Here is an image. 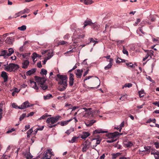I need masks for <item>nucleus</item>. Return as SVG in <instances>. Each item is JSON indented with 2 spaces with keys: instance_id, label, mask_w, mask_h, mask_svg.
<instances>
[{
  "instance_id": "f257e3e1",
  "label": "nucleus",
  "mask_w": 159,
  "mask_h": 159,
  "mask_svg": "<svg viewBox=\"0 0 159 159\" xmlns=\"http://www.w3.org/2000/svg\"><path fill=\"white\" fill-rule=\"evenodd\" d=\"M57 76L59 79L58 84L59 85L58 87V89L60 91H62L65 90L67 86V77L65 75H60L57 74Z\"/></svg>"
},
{
  "instance_id": "f03ea898",
  "label": "nucleus",
  "mask_w": 159,
  "mask_h": 159,
  "mask_svg": "<svg viewBox=\"0 0 159 159\" xmlns=\"http://www.w3.org/2000/svg\"><path fill=\"white\" fill-rule=\"evenodd\" d=\"M35 79L36 82L38 83V85L43 90H45L48 89V86L45 84L46 81V79L45 78L36 76Z\"/></svg>"
},
{
  "instance_id": "7ed1b4c3",
  "label": "nucleus",
  "mask_w": 159,
  "mask_h": 159,
  "mask_svg": "<svg viewBox=\"0 0 159 159\" xmlns=\"http://www.w3.org/2000/svg\"><path fill=\"white\" fill-rule=\"evenodd\" d=\"M122 134H119L117 132L108 134L107 137L108 139L107 142L108 143H111L116 141L119 135H121Z\"/></svg>"
},
{
  "instance_id": "20e7f679",
  "label": "nucleus",
  "mask_w": 159,
  "mask_h": 159,
  "mask_svg": "<svg viewBox=\"0 0 159 159\" xmlns=\"http://www.w3.org/2000/svg\"><path fill=\"white\" fill-rule=\"evenodd\" d=\"M83 109L84 110V115L83 117L85 118L89 117V116L91 115V116L92 117H94V115L93 114V111L92 110V109L91 108H83Z\"/></svg>"
},
{
  "instance_id": "39448f33",
  "label": "nucleus",
  "mask_w": 159,
  "mask_h": 159,
  "mask_svg": "<svg viewBox=\"0 0 159 159\" xmlns=\"http://www.w3.org/2000/svg\"><path fill=\"white\" fill-rule=\"evenodd\" d=\"M60 118L61 116H59L49 117L47 119L46 122L49 125H53L58 121Z\"/></svg>"
},
{
  "instance_id": "423d86ee",
  "label": "nucleus",
  "mask_w": 159,
  "mask_h": 159,
  "mask_svg": "<svg viewBox=\"0 0 159 159\" xmlns=\"http://www.w3.org/2000/svg\"><path fill=\"white\" fill-rule=\"evenodd\" d=\"M83 147L82 151L85 152L91 146V143L88 140H86L82 144Z\"/></svg>"
},
{
  "instance_id": "0eeeda50",
  "label": "nucleus",
  "mask_w": 159,
  "mask_h": 159,
  "mask_svg": "<svg viewBox=\"0 0 159 159\" xmlns=\"http://www.w3.org/2000/svg\"><path fill=\"white\" fill-rule=\"evenodd\" d=\"M52 150L51 149H48L43 157L42 159H51V157L52 155H53L52 152Z\"/></svg>"
},
{
  "instance_id": "6e6552de",
  "label": "nucleus",
  "mask_w": 159,
  "mask_h": 159,
  "mask_svg": "<svg viewBox=\"0 0 159 159\" xmlns=\"http://www.w3.org/2000/svg\"><path fill=\"white\" fill-rule=\"evenodd\" d=\"M33 104H30V103L28 101H26V102L23 103L20 107L19 109H24L26 108L30 107H33Z\"/></svg>"
},
{
  "instance_id": "1a4fd4ad",
  "label": "nucleus",
  "mask_w": 159,
  "mask_h": 159,
  "mask_svg": "<svg viewBox=\"0 0 159 159\" xmlns=\"http://www.w3.org/2000/svg\"><path fill=\"white\" fill-rule=\"evenodd\" d=\"M83 70V69H77L75 71V74L77 78H80L82 76Z\"/></svg>"
},
{
  "instance_id": "9d476101",
  "label": "nucleus",
  "mask_w": 159,
  "mask_h": 159,
  "mask_svg": "<svg viewBox=\"0 0 159 159\" xmlns=\"http://www.w3.org/2000/svg\"><path fill=\"white\" fill-rule=\"evenodd\" d=\"M46 53H47L48 57L47 58L48 59H49L51 58L53 56V52L52 51H48L45 50L44 51H43L42 52V54H43Z\"/></svg>"
},
{
  "instance_id": "9b49d317",
  "label": "nucleus",
  "mask_w": 159,
  "mask_h": 159,
  "mask_svg": "<svg viewBox=\"0 0 159 159\" xmlns=\"http://www.w3.org/2000/svg\"><path fill=\"white\" fill-rule=\"evenodd\" d=\"M1 76L3 79V82L5 83L7 81L8 76L7 73L6 72L4 71H2L1 74Z\"/></svg>"
},
{
  "instance_id": "f8f14e48",
  "label": "nucleus",
  "mask_w": 159,
  "mask_h": 159,
  "mask_svg": "<svg viewBox=\"0 0 159 159\" xmlns=\"http://www.w3.org/2000/svg\"><path fill=\"white\" fill-rule=\"evenodd\" d=\"M74 76L73 74H70L69 84L70 86H72L74 84Z\"/></svg>"
},
{
  "instance_id": "ddd939ff",
  "label": "nucleus",
  "mask_w": 159,
  "mask_h": 159,
  "mask_svg": "<svg viewBox=\"0 0 159 159\" xmlns=\"http://www.w3.org/2000/svg\"><path fill=\"white\" fill-rule=\"evenodd\" d=\"M30 86L31 87H32L37 90L39 88L37 85L36 82H35L34 81H32L31 80H30Z\"/></svg>"
},
{
  "instance_id": "4468645a",
  "label": "nucleus",
  "mask_w": 159,
  "mask_h": 159,
  "mask_svg": "<svg viewBox=\"0 0 159 159\" xmlns=\"http://www.w3.org/2000/svg\"><path fill=\"white\" fill-rule=\"evenodd\" d=\"M107 132V131L102 130L101 129H98L94 130L93 132V134L100 133L104 134L106 133Z\"/></svg>"
},
{
  "instance_id": "2eb2a0df",
  "label": "nucleus",
  "mask_w": 159,
  "mask_h": 159,
  "mask_svg": "<svg viewBox=\"0 0 159 159\" xmlns=\"http://www.w3.org/2000/svg\"><path fill=\"white\" fill-rule=\"evenodd\" d=\"M22 68L24 69H26L28 67L29 64V61L28 60H24L22 63Z\"/></svg>"
},
{
  "instance_id": "dca6fc26",
  "label": "nucleus",
  "mask_w": 159,
  "mask_h": 159,
  "mask_svg": "<svg viewBox=\"0 0 159 159\" xmlns=\"http://www.w3.org/2000/svg\"><path fill=\"white\" fill-rule=\"evenodd\" d=\"M90 133L89 132H84L82 134L80 135V138L83 139H85L87 137L90 135Z\"/></svg>"
},
{
  "instance_id": "f3484780",
  "label": "nucleus",
  "mask_w": 159,
  "mask_h": 159,
  "mask_svg": "<svg viewBox=\"0 0 159 159\" xmlns=\"http://www.w3.org/2000/svg\"><path fill=\"white\" fill-rule=\"evenodd\" d=\"M96 120H91L89 121H87L85 122V124L87 127H89L92 126L94 123L96 122Z\"/></svg>"
},
{
  "instance_id": "a211bd4d",
  "label": "nucleus",
  "mask_w": 159,
  "mask_h": 159,
  "mask_svg": "<svg viewBox=\"0 0 159 159\" xmlns=\"http://www.w3.org/2000/svg\"><path fill=\"white\" fill-rule=\"evenodd\" d=\"M4 66V69L6 71L10 72H11L12 71L11 63L9 64L7 66L5 65Z\"/></svg>"
},
{
  "instance_id": "6ab92c4d",
  "label": "nucleus",
  "mask_w": 159,
  "mask_h": 159,
  "mask_svg": "<svg viewBox=\"0 0 159 159\" xmlns=\"http://www.w3.org/2000/svg\"><path fill=\"white\" fill-rule=\"evenodd\" d=\"M107 61H109V63L105 67L104 69L106 70H108L111 67L112 65V63L113 62V59H110V60H109V61L108 60H107Z\"/></svg>"
},
{
  "instance_id": "aec40b11",
  "label": "nucleus",
  "mask_w": 159,
  "mask_h": 159,
  "mask_svg": "<svg viewBox=\"0 0 159 159\" xmlns=\"http://www.w3.org/2000/svg\"><path fill=\"white\" fill-rule=\"evenodd\" d=\"M80 1L86 5H90L93 2L92 0H80Z\"/></svg>"
},
{
  "instance_id": "412c9836",
  "label": "nucleus",
  "mask_w": 159,
  "mask_h": 159,
  "mask_svg": "<svg viewBox=\"0 0 159 159\" xmlns=\"http://www.w3.org/2000/svg\"><path fill=\"white\" fill-rule=\"evenodd\" d=\"M20 89H19L16 87L13 88L11 90V91H13V92L12 93V95L14 96L16 95V94L18 93L20 91Z\"/></svg>"
},
{
  "instance_id": "4be33fe9",
  "label": "nucleus",
  "mask_w": 159,
  "mask_h": 159,
  "mask_svg": "<svg viewBox=\"0 0 159 159\" xmlns=\"http://www.w3.org/2000/svg\"><path fill=\"white\" fill-rule=\"evenodd\" d=\"M11 69H12V71H15L18 70L19 68V66L17 64H14L13 63H11Z\"/></svg>"
},
{
  "instance_id": "5701e85b",
  "label": "nucleus",
  "mask_w": 159,
  "mask_h": 159,
  "mask_svg": "<svg viewBox=\"0 0 159 159\" xmlns=\"http://www.w3.org/2000/svg\"><path fill=\"white\" fill-rule=\"evenodd\" d=\"M145 52L147 53L148 54L150 58H151L153 56H154V52L152 50H144Z\"/></svg>"
},
{
  "instance_id": "b1692460",
  "label": "nucleus",
  "mask_w": 159,
  "mask_h": 159,
  "mask_svg": "<svg viewBox=\"0 0 159 159\" xmlns=\"http://www.w3.org/2000/svg\"><path fill=\"white\" fill-rule=\"evenodd\" d=\"M144 150H139V151L140 152H146L147 153H149L150 152V147L149 146H146L144 147Z\"/></svg>"
},
{
  "instance_id": "393cba45",
  "label": "nucleus",
  "mask_w": 159,
  "mask_h": 159,
  "mask_svg": "<svg viewBox=\"0 0 159 159\" xmlns=\"http://www.w3.org/2000/svg\"><path fill=\"white\" fill-rule=\"evenodd\" d=\"M36 71V69H33L27 71L26 73L27 75H30L34 74Z\"/></svg>"
},
{
  "instance_id": "a878e982",
  "label": "nucleus",
  "mask_w": 159,
  "mask_h": 159,
  "mask_svg": "<svg viewBox=\"0 0 159 159\" xmlns=\"http://www.w3.org/2000/svg\"><path fill=\"white\" fill-rule=\"evenodd\" d=\"M93 24L92 22L91 21V20H85L84 22V25L83 26V28H84L86 26H87L88 25H90L91 24Z\"/></svg>"
},
{
  "instance_id": "bb28decb",
  "label": "nucleus",
  "mask_w": 159,
  "mask_h": 159,
  "mask_svg": "<svg viewBox=\"0 0 159 159\" xmlns=\"http://www.w3.org/2000/svg\"><path fill=\"white\" fill-rule=\"evenodd\" d=\"M92 24L91 27L94 30H98L100 28V25L97 23H95L94 24Z\"/></svg>"
},
{
  "instance_id": "cd10ccee",
  "label": "nucleus",
  "mask_w": 159,
  "mask_h": 159,
  "mask_svg": "<svg viewBox=\"0 0 159 159\" xmlns=\"http://www.w3.org/2000/svg\"><path fill=\"white\" fill-rule=\"evenodd\" d=\"M72 120V119H70L68 120H66V121H61L60 123V124L61 126H63L65 125H66L67 124H68V123L69 122L71 121Z\"/></svg>"
},
{
  "instance_id": "c85d7f7f",
  "label": "nucleus",
  "mask_w": 159,
  "mask_h": 159,
  "mask_svg": "<svg viewBox=\"0 0 159 159\" xmlns=\"http://www.w3.org/2000/svg\"><path fill=\"white\" fill-rule=\"evenodd\" d=\"M93 140H96V144L98 145L100 143L102 139L99 136L98 138L93 139Z\"/></svg>"
},
{
  "instance_id": "c756f323",
  "label": "nucleus",
  "mask_w": 159,
  "mask_h": 159,
  "mask_svg": "<svg viewBox=\"0 0 159 159\" xmlns=\"http://www.w3.org/2000/svg\"><path fill=\"white\" fill-rule=\"evenodd\" d=\"M7 52L6 50H3L1 52V55L0 56H3L4 57H7Z\"/></svg>"
},
{
  "instance_id": "7c9ffc66",
  "label": "nucleus",
  "mask_w": 159,
  "mask_h": 159,
  "mask_svg": "<svg viewBox=\"0 0 159 159\" xmlns=\"http://www.w3.org/2000/svg\"><path fill=\"white\" fill-rule=\"evenodd\" d=\"M151 154H153L156 159H159V152L157 151L155 152H152Z\"/></svg>"
},
{
  "instance_id": "2f4dec72",
  "label": "nucleus",
  "mask_w": 159,
  "mask_h": 159,
  "mask_svg": "<svg viewBox=\"0 0 159 159\" xmlns=\"http://www.w3.org/2000/svg\"><path fill=\"white\" fill-rule=\"evenodd\" d=\"M25 156L27 159H31L33 157V156L30 152L26 153Z\"/></svg>"
},
{
  "instance_id": "473e14b6",
  "label": "nucleus",
  "mask_w": 159,
  "mask_h": 159,
  "mask_svg": "<svg viewBox=\"0 0 159 159\" xmlns=\"http://www.w3.org/2000/svg\"><path fill=\"white\" fill-rule=\"evenodd\" d=\"M78 138V137H76V136H74L72 138L71 140H69V142L71 143H75Z\"/></svg>"
},
{
  "instance_id": "72a5a7b5",
  "label": "nucleus",
  "mask_w": 159,
  "mask_h": 159,
  "mask_svg": "<svg viewBox=\"0 0 159 159\" xmlns=\"http://www.w3.org/2000/svg\"><path fill=\"white\" fill-rule=\"evenodd\" d=\"M37 54L36 52H34L32 54V58L33 61L35 62L36 61L35 59L38 57Z\"/></svg>"
},
{
  "instance_id": "f704fd0d",
  "label": "nucleus",
  "mask_w": 159,
  "mask_h": 159,
  "mask_svg": "<svg viewBox=\"0 0 159 159\" xmlns=\"http://www.w3.org/2000/svg\"><path fill=\"white\" fill-rule=\"evenodd\" d=\"M12 38H11L10 37H7L6 40V43H7L8 44H11V43L12 42V40L11 39Z\"/></svg>"
},
{
  "instance_id": "c9c22d12",
  "label": "nucleus",
  "mask_w": 159,
  "mask_h": 159,
  "mask_svg": "<svg viewBox=\"0 0 159 159\" xmlns=\"http://www.w3.org/2000/svg\"><path fill=\"white\" fill-rule=\"evenodd\" d=\"M30 53H26L24 54H22L21 56H22V59L25 58L27 59L28 57L30 56Z\"/></svg>"
},
{
  "instance_id": "e433bc0d",
  "label": "nucleus",
  "mask_w": 159,
  "mask_h": 159,
  "mask_svg": "<svg viewBox=\"0 0 159 159\" xmlns=\"http://www.w3.org/2000/svg\"><path fill=\"white\" fill-rule=\"evenodd\" d=\"M138 93L139 94V96L140 98H141L143 97L145 94V93L143 90H141L140 91H139L138 92Z\"/></svg>"
},
{
  "instance_id": "4c0bfd02",
  "label": "nucleus",
  "mask_w": 159,
  "mask_h": 159,
  "mask_svg": "<svg viewBox=\"0 0 159 159\" xmlns=\"http://www.w3.org/2000/svg\"><path fill=\"white\" fill-rule=\"evenodd\" d=\"M52 98V95L51 94H48L46 96H44L43 98L44 100H47L50 99L51 98Z\"/></svg>"
},
{
  "instance_id": "58836bf2",
  "label": "nucleus",
  "mask_w": 159,
  "mask_h": 159,
  "mask_svg": "<svg viewBox=\"0 0 159 159\" xmlns=\"http://www.w3.org/2000/svg\"><path fill=\"white\" fill-rule=\"evenodd\" d=\"M14 52V51L12 48L8 49V53L7 52V57L10 56Z\"/></svg>"
},
{
  "instance_id": "ea45409f",
  "label": "nucleus",
  "mask_w": 159,
  "mask_h": 159,
  "mask_svg": "<svg viewBox=\"0 0 159 159\" xmlns=\"http://www.w3.org/2000/svg\"><path fill=\"white\" fill-rule=\"evenodd\" d=\"M26 27L25 25H23L18 28V29L20 31H24L26 29Z\"/></svg>"
},
{
  "instance_id": "a19ab883",
  "label": "nucleus",
  "mask_w": 159,
  "mask_h": 159,
  "mask_svg": "<svg viewBox=\"0 0 159 159\" xmlns=\"http://www.w3.org/2000/svg\"><path fill=\"white\" fill-rule=\"evenodd\" d=\"M33 132V130L32 128L30 129L27 132V137L28 138H30V135L31 134V133Z\"/></svg>"
},
{
  "instance_id": "79ce46f5",
  "label": "nucleus",
  "mask_w": 159,
  "mask_h": 159,
  "mask_svg": "<svg viewBox=\"0 0 159 159\" xmlns=\"http://www.w3.org/2000/svg\"><path fill=\"white\" fill-rule=\"evenodd\" d=\"M125 64L129 68H134V65L131 62L126 63Z\"/></svg>"
},
{
  "instance_id": "37998d69",
  "label": "nucleus",
  "mask_w": 159,
  "mask_h": 159,
  "mask_svg": "<svg viewBox=\"0 0 159 159\" xmlns=\"http://www.w3.org/2000/svg\"><path fill=\"white\" fill-rule=\"evenodd\" d=\"M125 123L124 121H123L120 124V126L119 128H116V129H119L120 132L121 131V129H122V128L124 126Z\"/></svg>"
},
{
  "instance_id": "c03bdc74",
  "label": "nucleus",
  "mask_w": 159,
  "mask_h": 159,
  "mask_svg": "<svg viewBox=\"0 0 159 159\" xmlns=\"http://www.w3.org/2000/svg\"><path fill=\"white\" fill-rule=\"evenodd\" d=\"M89 40H90V42L91 43H93V45L94 46L95 44L97 43H98V42L94 40L92 38H91L89 39Z\"/></svg>"
},
{
  "instance_id": "a18cd8bd",
  "label": "nucleus",
  "mask_w": 159,
  "mask_h": 159,
  "mask_svg": "<svg viewBox=\"0 0 159 159\" xmlns=\"http://www.w3.org/2000/svg\"><path fill=\"white\" fill-rule=\"evenodd\" d=\"M126 146L127 147H130L133 145V143L130 141H128L125 144Z\"/></svg>"
},
{
  "instance_id": "49530a36",
  "label": "nucleus",
  "mask_w": 159,
  "mask_h": 159,
  "mask_svg": "<svg viewBox=\"0 0 159 159\" xmlns=\"http://www.w3.org/2000/svg\"><path fill=\"white\" fill-rule=\"evenodd\" d=\"M40 73L42 75H46L47 73V71L46 70L44 69H43L41 70V72Z\"/></svg>"
},
{
  "instance_id": "de8ad7c7",
  "label": "nucleus",
  "mask_w": 159,
  "mask_h": 159,
  "mask_svg": "<svg viewBox=\"0 0 159 159\" xmlns=\"http://www.w3.org/2000/svg\"><path fill=\"white\" fill-rule=\"evenodd\" d=\"M12 107L13 108H16V109H17V108L19 109V108L20 107V106H17V105L16 103H13L12 104Z\"/></svg>"
},
{
  "instance_id": "09e8293b",
  "label": "nucleus",
  "mask_w": 159,
  "mask_h": 159,
  "mask_svg": "<svg viewBox=\"0 0 159 159\" xmlns=\"http://www.w3.org/2000/svg\"><path fill=\"white\" fill-rule=\"evenodd\" d=\"M100 111L99 110L93 111L94 117L97 116L99 114Z\"/></svg>"
},
{
  "instance_id": "8fccbe9b",
  "label": "nucleus",
  "mask_w": 159,
  "mask_h": 159,
  "mask_svg": "<svg viewBox=\"0 0 159 159\" xmlns=\"http://www.w3.org/2000/svg\"><path fill=\"white\" fill-rule=\"evenodd\" d=\"M4 103L3 102H2L0 103V109H1L2 110L3 109L4 107Z\"/></svg>"
},
{
  "instance_id": "3c124183",
  "label": "nucleus",
  "mask_w": 159,
  "mask_h": 159,
  "mask_svg": "<svg viewBox=\"0 0 159 159\" xmlns=\"http://www.w3.org/2000/svg\"><path fill=\"white\" fill-rule=\"evenodd\" d=\"M122 52L124 54H126L127 56L128 55V52L126 49L124 48H123Z\"/></svg>"
},
{
  "instance_id": "603ef678",
  "label": "nucleus",
  "mask_w": 159,
  "mask_h": 159,
  "mask_svg": "<svg viewBox=\"0 0 159 159\" xmlns=\"http://www.w3.org/2000/svg\"><path fill=\"white\" fill-rule=\"evenodd\" d=\"M132 84L131 83H127L125 84L124 86L123 87V88L124 87H128L129 88L131 87H132Z\"/></svg>"
},
{
  "instance_id": "864d4df0",
  "label": "nucleus",
  "mask_w": 159,
  "mask_h": 159,
  "mask_svg": "<svg viewBox=\"0 0 159 159\" xmlns=\"http://www.w3.org/2000/svg\"><path fill=\"white\" fill-rule=\"evenodd\" d=\"M25 116H27L26 115V114H23L22 115L20 118V120H22L25 117Z\"/></svg>"
},
{
  "instance_id": "5fc2aeb1",
  "label": "nucleus",
  "mask_w": 159,
  "mask_h": 159,
  "mask_svg": "<svg viewBox=\"0 0 159 159\" xmlns=\"http://www.w3.org/2000/svg\"><path fill=\"white\" fill-rule=\"evenodd\" d=\"M70 36L69 34H66L63 37V38L64 39H67L70 37Z\"/></svg>"
},
{
  "instance_id": "6e6d98bb",
  "label": "nucleus",
  "mask_w": 159,
  "mask_h": 159,
  "mask_svg": "<svg viewBox=\"0 0 159 159\" xmlns=\"http://www.w3.org/2000/svg\"><path fill=\"white\" fill-rule=\"evenodd\" d=\"M15 130V129L14 128H12L11 129H10L8 130L7 131L6 133L7 134H9L10 133H11Z\"/></svg>"
},
{
  "instance_id": "4d7b16f0",
  "label": "nucleus",
  "mask_w": 159,
  "mask_h": 159,
  "mask_svg": "<svg viewBox=\"0 0 159 159\" xmlns=\"http://www.w3.org/2000/svg\"><path fill=\"white\" fill-rule=\"evenodd\" d=\"M48 116V115H44L41 116L39 118V120L44 119H45Z\"/></svg>"
},
{
  "instance_id": "13d9d810",
  "label": "nucleus",
  "mask_w": 159,
  "mask_h": 159,
  "mask_svg": "<svg viewBox=\"0 0 159 159\" xmlns=\"http://www.w3.org/2000/svg\"><path fill=\"white\" fill-rule=\"evenodd\" d=\"M67 43L66 41H61L59 43V44L61 45H63Z\"/></svg>"
},
{
  "instance_id": "bf43d9fd",
  "label": "nucleus",
  "mask_w": 159,
  "mask_h": 159,
  "mask_svg": "<svg viewBox=\"0 0 159 159\" xmlns=\"http://www.w3.org/2000/svg\"><path fill=\"white\" fill-rule=\"evenodd\" d=\"M20 14L19 12L17 13H16L14 15V16H13V17H12L13 18H16L17 17H19V16H20Z\"/></svg>"
},
{
  "instance_id": "052dcab7",
  "label": "nucleus",
  "mask_w": 159,
  "mask_h": 159,
  "mask_svg": "<svg viewBox=\"0 0 159 159\" xmlns=\"http://www.w3.org/2000/svg\"><path fill=\"white\" fill-rule=\"evenodd\" d=\"M126 98V95H124L120 98V99L122 101H123Z\"/></svg>"
},
{
  "instance_id": "680f3d73",
  "label": "nucleus",
  "mask_w": 159,
  "mask_h": 159,
  "mask_svg": "<svg viewBox=\"0 0 159 159\" xmlns=\"http://www.w3.org/2000/svg\"><path fill=\"white\" fill-rule=\"evenodd\" d=\"M141 21V20L140 19H137V20L135 22V24H134V25H137V24L139 23V22H140Z\"/></svg>"
},
{
  "instance_id": "e2e57ef3",
  "label": "nucleus",
  "mask_w": 159,
  "mask_h": 159,
  "mask_svg": "<svg viewBox=\"0 0 159 159\" xmlns=\"http://www.w3.org/2000/svg\"><path fill=\"white\" fill-rule=\"evenodd\" d=\"M149 57L148 54L147 53L146 56L143 58V61H145Z\"/></svg>"
},
{
  "instance_id": "0e129e2a",
  "label": "nucleus",
  "mask_w": 159,
  "mask_h": 159,
  "mask_svg": "<svg viewBox=\"0 0 159 159\" xmlns=\"http://www.w3.org/2000/svg\"><path fill=\"white\" fill-rule=\"evenodd\" d=\"M37 66L39 68H40L42 67V65L41 61L39 62L37 64Z\"/></svg>"
},
{
  "instance_id": "69168bd1",
  "label": "nucleus",
  "mask_w": 159,
  "mask_h": 159,
  "mask_svg": "<svg viewBox=\"0 0 159 159\" xmlns=\"http://www.w3.org/2000/svg\"><path fill=\"white\" fill-rule=\"evenodd\" d=\"M25 13H28L30 11V10L28 8H25L23 10Z\"/></svg>"
},
{
  "instance_id": "338daca9",
  "label": "nucleus",
  "mask_w": 159,
  "mask_h": 159,
  "mask_svg": "<svg viewBox=\"0 0 159 159\" xmlns=\"http://www.w3.org/2000/svg\"><path fill=\"white\" fill-rule=\"evenodd\" d=\"M34 113L33 112H31L27 114V117H28L30 116H32L33 115Z\"/></svg>"
},
{
  "instance_id": "774afa93",
  "label": "nucleus",
  "mask_w": 159,
  "mask_h": 159,
  "mask_svg": "<svg viewBox=\"0 0 159 159\" xmlns=\"http://www.w3.org/2000/svg\"><path fill=\"white\" fill-rule=\"evenodd\" d=\"M73 52H74V51L73 50V49H72V50H70L69 51L66 52L64 54L66 55L67 53L71 54V53H72Z\"/></svg>"
}]
</instances>
